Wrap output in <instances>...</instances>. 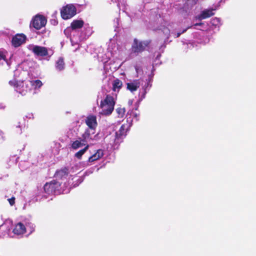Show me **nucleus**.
Masks as SVG:
<instances>
[{
  "mask_svg": "<svg viewBox=\"0 0 256 256\" xmlns=\"http://www.w3.org/2000/svg\"><path fill=\"white\" fill-rule=\"evenodd\" d=\"M84 24L83 20H74L70 25V35L72 36L70 38L72 44H78L80 40L85 38L86 36V34H81L80 36H75V34L79 32V30L82 28Z\"/></svg>",
  "mask_w": 256,
  "mask_h": 256,
  "instance_id": "nucleus-1",
  "label": "nucleus"
},
{
  "mask_svg": "<svg viewBox=\"0 0 256 256\" xmlns=\"http://www.w3.org/2000/svg\"><path fill=\"white\" fill-rule=\"evenodd\" d=\"M115 102L114 98L110 95H106L104 100L100 102V107L102 108L101 114L108 116L114 110Z\"/></svg>",
  "mask_w": 256,
  "mask_h": 256,
  "instance_id": "nucleus-2",
  "label": "nucleus"
},
{
  "mask_svg": "<svg viewBox=\"0 0 256 256\" xmlns=\"http://www.w3.org/2000/svg\"><path fill=\"white\" fill-rule=\"evenodd\" d=\"M10 85L14 86L15 90L22 95H26V92L30 90V88L28 86V82L19 81L16 80L14 78L8 82Z\"/></svg>",
  "mask_w": 256,
  "mask_h": 256,
  "instance_id": "nucleus-3",
  "label": "nucleus"
},
{
  "mask_svg": "<svg viewBox=\"0 0 256 256\" xmlns=\"http://www.w3.org/2000/svg\"><path fill=\"white\" fill-rule=\"evenodd\" d=\"M28 48L37 56H48L49 57H50L53 54V52L52 50L48 49L44 46L32 44L28 46Z\"/></svg>",
  "mask_w": 256,
  "mask_h": 256,
  "instance_id": "nucleus-4",
  "label": "nucleus"
},
{
  "mask_svg": "<svg viewBox=\"0 0 256 256\" xmlns=\"http://www.w3.org/2000/svg\"><path fill=\"white\" fill-rule=\"evenodd\" d=\"M96 130L90 128H86L82 136V141L88 142L98 141L100 140L99 134H96Z\"/></svg>",
  "mask_w": 256,
  "mask_h": 256,
  "instance_id": "nucleus-5",
  "label": "nucleus"
},
{
  "mask_svg": "<svg viewBox=\"0 0 256 256\" xmlns=\"http://www.w3.org/2000/svg\"><path fill=\"white\" fill-rule=\"evenodd\" d=\"M127 126L125 124H122L120 130L116 132L114 138L112 139V142H110L111 145H116L120 143L124 138L126 136Z\"/></svg>",
  "mask_w": 256,
  "mask_h": 256,
  "instance_id": "nucleus-6",
  "label": "nucleus"
},
{
  "mask_svg": "<svg viewBox=\"0 0 256 256\" xmlns=\"http://www.w3.org/2000/svg\"><path fill=\"white\" fill-rule=\"evenodd\" d=\"M76 14V8L72 4H68L64 7L61 10V16L62 18L68 20L72 18Z\"/></svg>",
  "mask_w": 256,
  "mask_h": 256,
  "instance_id": "nucleus-7",
  "label": "nucleus"
},
{
  "mask_svg": "<svg viewBox=\"0 0 256 256\" xmlns=\"http://www.w3.org/2000/svg\"><path fill=\"white\" fill-rule=\"evenodd\" d=\"M154 74H152V75L148 76V78L146 80V82L144 83V85H142V84L141 82V84L142 85V91H140L139 96V101H142L144 98H145L146 94L147 92V90H149L150 88L152 86V76Z\"/></svg>",
  "mask_w": 256,
  "mask_h": 256,
  "instance_id": "nucleus-8",
  "label": "nucleus"
},
{
  "mask_svg": "<svg viewBox=\"0 0 256 256\" xmlns=\"http://www.w3.org/2000/svg\"><path fill=\"white\" fill-rule=\"evenodd\" d=\"M148 44V41H138V40L134 39L132 46V52L136 54L141 52L145 50Z\"/></svg>",
  "mask_w": 256,
  "mask_h": 256,
  "instance_id": "nucleus-9",
  "label": "nucleus"
},
{
  "mask_svg": "<svg viewBox=\"0 0 256 256\" xmlns=\"http://www.w3.org/2000/svg\"><path fill=\"white\" fill-rule=\"evenodd\" d=\"M60 184L59 182L52 180L46 182L44 186V192H56L60 190Z\"/></svg>",
  "mask_w": 256,
  "mask_h": 256,
  "instance_id": "nucleus-10",
  "label": "nucleus"
},
{
  "mask_svg": "<svg viewBox=\"0 0 256 256\" xmlns=\"http://www.w3.org/2000/svg\"><path fill=\"white\" fill-rule=\"evenodd\" d=\"M46 23V20L42 16H36L33 19L32 24L34 28L36 30H40L42 27L44 26Z\"/></svg>",
  "mask_w": 256,
  "mask_h": 256,
  "instance_id": "nucleus-11",
  "label": "nucleus"
},
{
  "mask_svg": "<svg viewBox=\"0 0 256 256\" xmlns=\"http://www.w3.org/2000/svg\"><path fill=\"white\" fill-rule=\"evenodd\" d=\"M26 36L23 34H17L12 40V46L18 47L25 42Z\"/></svg>",
  "mask_w": 256,
  "mask_h": 256,
  "instance_id": "nucleus-12",
  "label": "nucleus"
},
{
  "mask_svg": "<svg viewBox=\"0 0 256 256\" xmlns=\"http://www.w3.org/2000/svg\"><path fill=\"white\" fill-rule=\"evenodd\" d=\"M143 80L141 78L139 80H135L126 84L127 89L131 92L136 91L138 88L141 84V82H143Z\"/></svg>",
  "mask_w": 256,
  "mask_h": 256,
  "instance_id": "nucleus-13",
  "label": "nucleus"
},
{
  "mask_svg": "<svg viewBox=\"0 0 256 256\" xmlns=\"http://www.w3.org/2000/svg\"><path fill=\"white\" fill-rule=\"evenodd\" d=\"M86 124L88 126V128L95 130L97 126L96 118L93 115H90L86 117L85 120Z\"/></svg>",
  "mask_w": 256,
  "mask_h": 256,
  "instance_id": "nucleus-14",
  "label": "nucleus"
},
{
  "mask_svg": "<svg viewBox=\"0 0 256 256\" xmlns=\"http://www.w3.org/2000/svg\"><path fill=\"white\" fill-rule=\"evenodd\" d=\"M12 232L18 236L22 235L26 232V226L21 222H18L16 224Z\"/></svg>",
  "mask_w": 256,
  "mask_h": 256,
  "instance_id": "nucleus-15",
  "label": "nucleus"
},
{
  "mask_svg": "<svg viewBox=\"0 0 256 256\" xmlns=\"http://www.w3.org/2000/svg\"><path fill=\"white\" fill-rule=\"evenodd\" d=\"M215 10L212 8L204 10L202 12L200 15H198L196 16V18L198 20H201L203 19L210 18L214 14V13L213 12V10Z\"/></svg>",
  "mask_w": 256,
  "mask_h": 256,
  "instance_id": "nucleus-16",
  "label": "nucleus"
},
{
  "mask_svg": "<svg viewBox=\"0 0 256 256\" xmlns=\"http://www.w3.org/2000/svg\"><path fill=\"white\" fill-rule=\"evenodd\" d=\"M68 170L67 168H64L60 170H57L55 173L54 176L58 179H64L68 176Z\"/></svg>",
  "mask_w": 256,
  "mask_h": 256,
  "instance_id": "nucleus-17",
  "label": "nucleus"
},
{
  "mask_svg": "<svg viewBox=\"0 0 256 256\" xmlns=\"http://www.w3.org/2000/svg\"><path fill=\"white\" fill-rule=\"evenodd\" d=\"M104 156V151L101 149H98L96 152L91 156L88 160V162H94L96 160L102 158Z\"/></svg>",
  "mask_w": 256,
  "mask_h": 256,
  "instance_id": "nucleus-18",
  "label": "nucleus"
},
{
  "mask_svg": "<svg viewBox=\"0 0 256 256\" xmlns=\"http://www.w3.org/2000/svg\"><path fill=\"white\" fill-rule=\"evenodd\" d=\"M79 140H76L74 141L72 144V148L74 150H76L84 146L87 145L86 142L82 141V138H79Z\"/></svg>",
  "mask_w": 256,
  "mask_h": 256,
  "instance_id": "nucleus-19",
  "label": "nucleus"
},
{
  "mask_svg": "<svg viewBox=\"0 0 256 256\" xmlns=\"http://www.w3.org/2000/svg\"><path fill=\"white\" fill-rule=\"evenodd\" d=\"M28 86H30V89L33 88L34 89L40 88L42 85V82L38 80H28Z\"/></svg>",
  "mask_w": 256,
  "mask_h": 256,
  "instance_id": "nucleus-20",
  "label": "nucleus"
},
{
  "mask_svg": "<svg viewBox=\"0 0 256 256\" xmlns=\"http://www.w3.org/2000/svg\"><path fill=\"white\" fill-rule=\"evenodd\" d=\"M56 68L58 71H61L64 68V62L62 58H60L56 64Z\"/></svg>",
  "mask_w": 256,
  "mask_h": 256,
  "instance_id": "nucleus-21",
  "label": "nucleus"
},
{
  "mask_svg": "<svg viewBox=\"0 0 256 256\" xmlns=\"http://www.w3.org/2000/svg\"><path fill=\"white\" fill-rule=\"evenodd\" d=\"M24 121V119L21 122H19L18 125H16V128L17 130H16V132L18 134H20L22 133V130L25 127V123Z\"/></svg>",
  "mask_w": 256,
  "mask_h": 256,
  "instance_id": "nucleus-22",
  "label": "nucleus"
},
{
  "mask_svg": "<svg viewBox=\"0 0 256 256\" xmlns=\"http://www.w3.org/2000/svg\"><path fill=\"white\" fill-rule=\"evenodd\" d=\"M122 83L121 80L118 79L114 80L112 84L113 90L114 91L118 90L122 86Z\"/></svg>",
  "mask_w": 256,
  "mask_h": 256,
  "instance_id": "nucleus-23",
  "label": "nucleus"
},
{
  "mask_svg": "<svg viewBox=\"0 0 256 256\" xmlns=\"http://www.w3.org/2000/svg\"><path fill=\"white\" fill-rule=\"evenodd\" d=\"M4 52L0 50V64H6L8 66L10 65V63L6 58V55Z\"/></svg>",
  "mask_w": 256,
  "mask_h": 256,
  "instance_id": "nucleus-24",
  "label": "nucleus"
},
{
  "mask_svg": "<svg viewBox=\"0 0 256 256\" xmlns=\"http://www.w3.org/2000/svg\"><path fill=\"white\" fill-rule=\"evenodd\" d=\"M88 145L87 144L83 149L79 150L78 152L75 154V156L78 159H80L82 156L85 153L86 150L88 149Z\"/></svg>",
  "mask_w": 256,
  "mask_h": 256,
  "instance_id": "nucleus-25",
  "label": "nucleus"
},
{
  "mask_svg": "<svg viewBox=\"0 0 256 256\" xmlns=\"http://www.w3.org/2000/svg\"><path fill=\"white\" fill-rule=\"evenodd\" d=\"M135 70L136 71V72L137 74V76H140L143 74V71L142 68V66L139 64H137L134 66Z\"/></svg>",
  "mask_w": 256,
  "mask_h": 256,
  "instance_id": "nucleus-26",
  "label": "nucleus"
},
{
  "mask_svg": "<svg viewBox=\"0 0 256 256\" xmlns=\"http://www.w3.org/2000/svg\"><path fill=\"white\" fill-rule=\"evenodd\" d=\"M116 112L118 114V116L122 118L124 116L125 110L124 108H119L116 109Z\"/></svg>",
  "mask_w": 256,
  "mask_h": 256,
  "instance_id": "nucleus-27",
  "label": "nucleus"
},
{
  "mask_svg": "<svg viewBox=\"0 0 256 256\" xmlns=\"http://www.w3.org/2000/svg\"><path fill=\"white\" fill-rule=\"evenodd\" d=\"M210 22L212 25L218 26L220 24V19L219 18H214L211 20Z\"/></svg>",
  "mask_w": 256,
  "mask_h": 256,
  "instance_id": "nucleus-28",
  "label": "nucleus"
},
{
  "mask_svg": "<svg viewBox=\"0 0 256 256\" xmlns=\"http://www.w3.org/2000/svg\"><path fill=\"white\" fill-rule=\"evenodd\" d=\"M190 27H188L184 30H183L182 32H179L176 33L172 32V34H173L174 38H178L179 37L181 34L185 32L188 28H189Z\"/></svg>",
  "mask_w": 256,
  "mask_h": 256,
  "instance_id": "nucleus-29",
  "label": "nucleus"
},
{
  "mask_svg": "<svg viewBox=\"0 0 256 256\" xmlns=\"http://www.w3.org/2000/svg\"><path fill=\"white\" fill-rule=\"evenodd\" d=\"M8 200L9 202V204L10 206H14L15 204V198L14 196H12L10 198L8 199Z\"/></svg>",
  "mask_w": 256,
  "mask_h": 256,
  "instance_id": "nucleus-30",
  "label": "nucleus"
},
{
  "mask_svg": "<svg viewBox=\"0 0 256 256\" xmlns=\"http://www.w3.org/2000/svg\"><path fill=\"white\" fill-rule=\"evenodd\" d=\"M188 48H194V46H197V44L194 42H190L188 44Z\"/></svg>",
  "mask_w": 256,
  "mask_h": 256,
  "instance_id": "nucleus-31",
  "label": "nucleus"
},
{
  "mask_svg": "<svg viewBox=\"0 0 256 256\" xmlns=\"http://www.w3.org/2000/svg\"><path fill=\"white\" fill-rule=\"evenodd\" d=\"M198 0H188V2L192 6L196 4Z\"/></svg>",
  "mask_w": 256,
  "mask_h": 256,
  "instance_id": "nucleus-32",
  "label": "nucleus"
},
{
  "mask_svg": "<svg viewBox=\"0 0 256 256\" xmlns=\"http://www.w3.org/2000/svg\"><path fill=\"white\" fill-rule=\"evenodd\" d=\"M8 176V174H5L4 176L0 175V180H4V178H7Z\"/></svg>",
  "mask_w": 256,
  "mask_h": 256,
  "instance_id": "nucleus-33",
  "label": "nucleus"
},
{
  "mask_svg": "<svg viewBox=\"0 0 256 256\" xmlns=\"http://www.w3.org/2000/svg\"><path fill=\"white\" fill-rule=\"evenodd\" d=\"M51 23L54 25H56L58 24V22L56 20H51Z\"/></svg>",
  "mask_w": 256,
  "mask_h": 256,
  "instance_id": "nucleus-34",
  "label": "nucleus"
},
{
  "mask_svg": "<svg viewBox=\"0 0 256 256\" xmlns=\"http://www.w3.org/2000/svg\"><path fill=\"white\" fill-rule=\"evenodd\" d=\"M26 116V118H34L32 114H29L28 115Z\"/></svg>",
  "mask_w": 256,
  "mask_h": 256,
  "instance_id": "nucleus-35",
  "label": "nucleus"
},
{
  "mask_svg": "<svg viewBox=\"0 0 256 256\" xmlns=\"http://www.w3.org/2000/svg\"><path fill=\"white\" fill-rule=\"evenodd\" d=\"M19 74V72L18 70L14 71V76H17Z\"/></svg>",
  "mask_w": 256,
  "mask_h": 256,
  "instance_id": "nucleus-36",
  "label": "nucleus"
},
{
  "mask_svg": "<svg viewBox=\"0 0 256 256\" xmlns=\"http://www.w3.org/2000/svg\"><path fill=\"white\" fill-rule=\"evenodd\" d=\"M3 134H4L3 132H1V131H0V136H2V138H3Z\"/></svg>",
  "mask_w": 256,
  "mask_h": 256,
  "instance_id": "nucleus-37",
  "label": "nucleus"
},
{
  "mask_svg": "<svg viewBox=\"0 0 256 256\" xmlns=\"http://www.w3.org/2000/svg\"><path fill=\"white\" fill-rule=\"evenodd\" d=\"M202 23H198V24H194V26H200V25H202Z\"/></svg>",
  "mask_w": 256,
  "mask_h": 256,
  "instance_id": "nucleus-38",
  "label": "nucleus"
},
{
  "mask_svg": "<svg viewBox=\"0 0 256 256\" xmlns=\"http://www.w3.org/2000/svg\"><path fill=\"white\" fill-rule=\"evenodd\" d=\"M70 28H67L66 30H64V32H66V31H68L70 30Z\"/></svg>",
  "mask_w": 256,
  "mask_h": 256,
  "instance_id": "nucleus-39",
  "label": "nucleus"
},
{
  "mask_svg": "<svg viewBox=\"0 0 256 256\" xmlns=\"http://www.w3.org/2000/svg\"><path fill=\"white\" fill-rule=\"evenodd\" d=\"M137 116H137V114H135L134 116L136 117V120H138V119H137V118H137Z\"/></svg>",
  "mask_w": 256,
  "mask_h": 256,
  "instance_id": "nucleus-40",
  "label": "nucleus"
},
{
  "mask_svg": "<svg viewBox=\"0 0 256 256\" xmlns=\"http://www.w3.org/2000/svg\"><path fill=\"white\" fill-rule=\"evenodd\" d=\"M129 103L132 104V102H129Z\"/></svg>",
  "mask_w": 256,
  "mask_h": 256,
  "instance_id": "nucleus-41",
  "label": "nucleus"
},
{
  "mask_svg": "<svg viewBox=\"0 0 256 256\" xmlns=\"http://www.w3.org/2000/svg\"><path fill=\"white\" fill-rule=\"evenodd\" d=\"M129 103L132 104V102H129Z\"/></svg>",
  "mask_w": 256,
  "mask_h": 256,
  "instance_id": "nucleus-42",
  "label": "nucleus"
},
{
  "mask_svg": "<svg viewBox=\"0 0 256 256\" xmlns=\"http://www.w3.org/2000/svg\"><path fill=\"white\" fill-rule=\"evenodd\" d=\"M129 103L132 104V102H129Z\"/></svg>",
  "mask_w": 256,
  "mask_h": 256,
  "instance_id": "nucleus-43",
  "label": "nucleus"
},
{
  "mask_svg": "<svg viewBox=\"0 0 256 256\" xmlns=\"http://www.w3.org/2000/svg\"><path fill=\"white\" fill-rule=\"evenodd\" d=\"M108 138V136L106 138V140H107Z\"/></svg>",
  "mask_w": 256,
  "mask_h": 256,
  "instance_id": "nucleus-44",
  "label": "nucleus"
}]
</instances>
